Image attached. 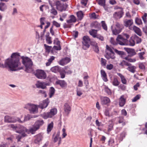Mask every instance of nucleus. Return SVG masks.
<instances>
[{
    "label": "nucleus",
    "mask_w": 147,
    "mask_h": 147,
    "mask_svg": "<svg viewBox=\"0 0 147 147\" xmlns=\"http://www.w3.org/2000/svg\"><path fill=\"white\" fill-rule=\"evenodd\" d=\"M20 53H12L10 58L6 59L5 61L4 65L0 63V67H4L9 69L12 71H16L23 69L21 65V63L20 61Z\"/></svg>",
    "instance_id": "f257e3e1"
},
{
    "label": "nucleus",
    "mask_w": 147,
    "mask_h": 147,
    "mask_svg": "<svg viewBox=\"0 0 147 147\" xmlns=\"http://www.w3.org/2000/svg\"><path fill=\"white\" fill-rule=\"evenodd\" d=\"M20 58L22 59V64L26 67L25 71L28 73H30L32 70V67L33 65L31 59L28 57L24 56L20 57Z\"/></svg>",
    "instance_id": "f03ea898"
},
{
    "label": "nucleus",
    "mask_w": 147,
    "mask_h": 147,
    "mask_svg": "<svg viewBox=\"0 0 147 147\" xmlns=\"http://www.w3.org/2000/svg\"><path fill=\"white\" fill-rule=\"evenodd\" d=\"M132 38L131 36L129 41H128L127 39L124 38L121 35H119L117 38V40L119 44L121 45H126L134 46L135 44V42Z\"/></svg>",
    "instance_id": "7ed1b4c3"
},
{
    "label": "nucleus",
    "mask_w": 147,
    "mask_h": 147,
    "mask_svg": "<svg viewBox=\"0 0 147 147\" xmlns=\"http://www.w3.org/2000/svg\"><path fill=\"white\" fill-rule=\"evenodd\" d=\"M27 131L28 129L26 128L23 126H21L20 127L19 130H16V133L19 134L18 135H16V138L18 142L20 141V140L22 137L27 136L26 132H27Z\"/></svg>",
    "instance_id": "20e7f679"
},
{
    "label": "nucleus",
    "mask_w": 147,
    "mask_h": 147,
    "mask_svg": "<svg viewBox=\"0 0 147 147\" xmlns=\"http://www.w3.org/2000/svg\"><path fill=\"white\" fill-rule=\"evenodd\" d=\"M24 108L28 110L31 114H36L38 112L37 105L31 103H28L25 105Z\"/></svg>",
    "instance_id": "39448f33"
},
{
    "label": "nucleus",
    "mask_w": 147,
    "mask_h": 147,
    "mask_svg": "<svg viewBox=\"0 0 147 147\" xmlns=\"http://www.w3.org/2000/svg\"><path fill=\"white\" fill-rule=\"evenodd\" d=\"M123 28V25L118 23H116L115 26L112 25L111 27L112 33L115 35H117L120 33Z\"/></svg>",
    "instance_id": "423d86ee"
},
{
    "label": "nucleus",
    "mask_w": 147,
    "mask_h": 147,
    "mask_svg": "<svg viewBox=\"0 0 147 147\" xmlns=\"http://www.w3.org/2000/svg\"><path fill=\"white\" fill-rule=\"evenodd\" d=\"M57 113V110L56 108L51 109L50 112L44 113L41 114V116L44 119H47L48 118H52Z\"/></svg>",
    "instance_id": "0eeeda50"
},
{
    "label": "nucleus",
    "mask_w": 147,
    "mask_h": 147,
    "mask_svg": "<svg viewBox=\"0 0 147 147\" xmlns=\"http://www.w3.org/2000/svg\"><path fill=\"white\" fill-rule=\"evenodd\" d=\"M35 75L38 78L41 79H45L47 77L46 73L43 70H36Z\"/></svg>",
    "instance_id": "6e6552de"
},
{
    "label": "nucleus",
    "mask_w": 147,
    "mask_h": 147,
    "mask_svg": "<svg viewBox=\"0 0 147 147\" xmlns=\"http://www.w3.org/2000/svg\"><path fill=\"white\" fill-rule=\"evenodd\" d=\"M55 5L57 9L61 11L65 10L68 6L67 4L61 3L59 1L56 2Z\"/></svg>",
    "instance_id": "1a4fd4ad"
},
{
    "label": "nucleus",
    "mask_w": 147,
    "mask_h": 147,
    "mask_svg": "<svg viewBox=\"0 0 147 147\" xmlns=\"http://www.w3.org/2000/svg\"><path fill=\"white\" fill-rule=\"evenodd\" d=\"M19 118L9 115H6L5 117L4 121L7 123H14L18 121Z\"/></svg>",
    "instance_id": "9d476101"
},
{
    "label": "nucleus",
    "mask_w": 147,
    "mask_h": 147,
    "mask_svg": "<svg viewBox=\"0 0 147 147\" xmlns=\"http://www.w3.org/2000/svg\"><path fill=\"white\" fill-rule=\"evenodd\" d=\"M90 39L88 36H85L83 37L82 43L84 46L88 48L90 46Z\"/></svg>",
    "instance_id": "9b49d317"
},
{
    "label": "nucleus",
    "mask_w": 147,
    "mask_h": 147,
    "mask_svg": "<svg viewBox=\"0 0 147 147\" xmlns=\"http://www.w3.org/2000/svg\"><path fill=\"white\" fill-rule=\"evenodd\" d=\"M49 102L50 101L49 99L47 98L40 103L39 105H38V107L41 109L45 108L48 106Z\"/></svg>",
    "instance_id": "f8f14e48"
},
{
    "label": "nucleus",
    "mask_w": 147,
    "mask_h": 147,
    "mask_svg": "<svg viewBox=\"0 0 147 147\" xmlns=\"http://www.w3.org/2000/svg\"><path fill=\"white\" fill-rule=\"evenodd\" d=\"M49 83L44 82H37L36 84V86L38 88H41L43 89L46 88L47 86H49Z\"/></svg>",
    "instance_id": "ddd939ff"
},
{
    "label": "nucleus",
    "mask_w": 147,
    "mask_h": 147,
    "mask_svg": "<svg viewBox=\"0 0 147 147\" xmlns=\"http://www.w3.org/2000/svg\"><path fill=\"white\" fill-rule=\"evenodd\" d=\"M60 132L59 131L58 132L56 135L53 136V142L55 143L58 142V144L59 145L61 142V138L60 136Z\"/></svg>",
    "instance_id": "4468645a"
},
{
    "label": "nucleus",
    "mask_w": 147,
    "mask_h": 147,
    "mask_svg": "<svg viewBox=\"0 0 147 147\" xmlns=\"http://www.w3.org/2000/svg\"><path fill=\"white\" fill-rule=\"evenodd\" d=\"M34 142L37 144H39L41 142L43 138L42 135L41 134H39L35 136L34 137Z\"/></svg>",
    "instance_id": "2eb2a0df"
},
{
    "label": "nucleus",
    "mask_w": 147,
    "mask_h": 147,
    "mask_svg": "<svg viewBox=\"0 0 147 147\" xmlns=\"http://www.w3.org/2000/svg\"><path fill=\"white\" fill-rule=\"evenodd\" d=\"M55 83L57 85H59L62 88H66L67 85V83L64 80H58Z\"/></svg>",
    "instance_id": "dca6fc26"
},
{
    "label": "nucleus",
    "mask_w": 147,
    "mask_h": 147,
    "mask_svg": "<svg viewBox=\"0 0 147 147\" xmlns=\"http://www.w3.org/2000/svg\"><path fill=\"white\" fill-rule=\"evenodd\" d=\"M129 29L134 30L139 36H141L142 32L140 29L139 28L135 26H134L132 27H130Z\"/></svg>",
    "instance_id": "f3484780"
},
{
    "label": "nucleus",
    "mask_w": 147,
    "mask_h": 147,
    "mask_svg": "<svg viewBox=\"0 0 147 147\" xmlns=\"http://www.w3.org/2000/svg\"><path fill=\"white\" fill-rule=\"evenodd\" d=\"M70 60L69 58L66 57L62 59L59 62V64L61 65H64L69 63Z\"/></svg>",
    "instance_id": "a211bd4d"
},
{
    "label": "nucleus",
    "mask_w": 147,
    "mask_h": 147,
    "mask_svg": "<svg viewBox=\"0 0 147 147\" xmlns=\"http://www.w3.org/2000/svg\"><path fill=\"white\" fill-rule=\"evenodd\" d=\"M44 123L43 120L40 119L37 120L34 123V125L39 129Z\"/></svg>",
    "instance_id": "6ab92c4d"
},
{
    "label": "nucleus",
    "mask_w": 147,
    "mask_h": 147,
    "mask_svg": "<svg viewBox=\"0 0 147 147\" xmlns=\"http://www.w3.org/2000/svg\"><path fill=\"white\" fill-rule=\"evenodd\" d=\"M123 12L122 10H121L118 11L116 12L113 14V16L114 18L116 19H119L122 17Z\"/></svg>",
    "instance_id": "aec40b11"
},
{
    "label": "nucleus",
    "mask_w": 147,
    "mask_h": 147,
    "mask_svg": "<svg viewBox=\"0 0 147 147\" xmlns=\"http://www.w3.org/2000/svg\"><path fill=\"white\" fill-rule=\"evenodd\" d=\"M105 56V58L107 59H114L115 58L114 52L107 53H106Z\"/></svg>",
    "instance_id": "412c9836"
},
{
    "label": "nucleus",
    "mask_w": 147,
    "mask_h": 147,
    "mask_svg": "<svg viewBox=\"0 0 147 147\" xmlns=\"http://www.w3.org/2000/svg\"><path fill=\"white\" fill-rule=\"evenodd\" d=\"M101 103L102 105H106L110 102V99L107 97H102L101 98Z\"/></svg>",
    "instance_id": "4be33fe9"
},
{
    "label": "nucleus",
    "mask_w": 147,
    "mask_h": 147,
    "mask_svg": "<svg viewBox=\"0 0 147 147\" xmlns=\"http://www.w3.org/2000/svg\"><path fill=\"white\" fill-rule=\"evenodd\" d=\"M32 118V116L30 114H28L26 115H25L24 117V118L23 120L21 121L19 118L18 119V121L21 123H23L25 121H27L30 120L31 118Z\"/></svg>",
    "instance_id": "5701e85b"
},
{
    "label": "nucleus",
    "mask_w": 147,
    "mask_h": 147,
    "mask_svg": "<svg viewBox=\"0 0 147 147\" xmlns=\"http://www.w3.org/2000/svg\"><path fill=\"white\" fill-rule=\"evenodd\" d=\"M76 20L75 17L74 15H71L69 17V19L67 21V23L70 24L74 23L76 21Z\"/></svg>",
    "instance_id": "b1692460"
},
{
    "label": "nucleus",
    "mask_w": 147,
    "mask_h": 147,
    "mask_svg": "<svg viewBox=\"0 0 147 147\" xmlns=\"http://www.w3.org/2000/svg\"><path fill=\"white\" fill-rule=\"evenodd\" d=\"M101 76L103 80L105 82H107L108 80L107 78V75L105 71L103 70L100 71Z\"/></svg>",
    "instance_id": "393cba45"
},
{
    "label": "nucleus",
    "mask_w": 147,
    "mask_h": 147,
    "mask_svg": "<svg viewBox=\"0 0 147 147\" xmlns=\"http://www.w3.org/2000/svg\"><path fill=\"white\" fill-rule=\"evenodd\" d=\"M64 110L67 114H68L71 111V108L69 105L67 103H65L64 105Z\"/></svg>",
    "instance_id": "a878e982"
},
{
    "label": "nucleus",
    "mask_w": 147,
    "mask_h": 147,
    "mask_svg": "<svg viewBox=\"0 0 147 147\" xmlns=\"http://www.w3.org/2000/svg\"><path fill=\"white\" fill-rule=\"evenodd\" d=\"M61 69L58 66H55L52 67L51 70L52 72L55 73L59 72Z\"/></svg>",
    "instance_id": "bb28decb"
},
{
    "label": "nucleus",
    "mask_w": 147,
    "mask_h": 147,
    "mask_svg": "<svg viewBox=\"0 0 147 147\" xmlns=\"http://www.w3.org/2000/svg\"><path fill=\"white\" fill-rule=\"evenodd\" d=\"M132 38L134 39L135 43H139L141 42V39L139 38L136 35H134L132 36Z\"/></svg>",
    "instance_id": "cd10ccee"
},
{
    "label": "nucleus",
    "mask_w": 147,
    "mask_h": 147,
    "mask_svg": "<svg viewBox=\"0 0 147 147\" xmlns=\"http://www.w3.org/2000/svg\"><path fill=\"white\" fill-rule=\"evenodd\" d=\"M38 129L34 124L32 127L30 128L29 131L32 134H34L35 133V132Z\"/></svg>",
    "instance_id": "c85d7f7f"
},
{
    "label": "nucleus",
    "mask_w": 147,
    "mask_h": 147,
    "mask_svg": "<svg viewBox=\"0 0 147 147\" xmlns=\"http://www.w3.org/2000/svg\"><path fill=\"white\" fill-rule=\"evenodd\" d=\"M126 51L131 56H133L136 54V53L134 49L130 48H126Z\"/></svg>",
    "instance_id": "c756f323"
},
{
    "label": "nucleus",
    "mask_w": 147,
    "mask_h": 147,
    "mask_svg": "<svg viewBox=\"0 0 147 147\" xmlns=\"http://www.w3.org/2000/svg\"><path fill=\"white\" fill-rule=\"evenodd\" d=\"M117 75L120 78L122 83L124 84H126L127 81L124 76L121 74L119 73H117Z\"/></svg>",
    "instance_id": "7c9ffc66"
},
{
    "label": "nucleus",
    "mask_w": 147,
    "mask_h": 147,
    "mask_svg": "<svg viewBox=\"0 0 147 147\" xmlns=\"http://www.w3.org/2000/svg\"><path fill=\"white\" fill-rule=\"evenodd\" d=\"M125 100L123 96H121L119 100V105L121 107H123L125 104Z\"/></svg>",
    "instance_id": "2f4dec72"
},
{
    "label": "nucleus",
    "mask_w": 147,
    "mask_h": 147,
    "mask_svg": "<svg viewBox=\"0 0 147 147\" xmlns=\"http://www.w3.org/2000/svg\"><path fill=\"white\" fill-rule=\"evenodd\" d=\"M21 126H16L15 125L13 124H10L8 127L9 128H12L13 129L14 131H15L16 132V130H19L20 129V127Z\"/></svg>",
    "instance_id": "473e14b6"
},
{
    "label": "nucleus",
    "mask_w": 147,
    "mask_h": 147,
    "mask_svg": "<svg viewBox=\"0 0 147 147\" xmlns=\"http://www.w3.org/2000/svg\"><path fill=\"white\" fill-rule=\"evenodd\" d=\"M7 9V6L5 3L2 2L0 3V10L4 11Z\"/></svg>",
    "instance_id": "72a5a7b5"
},
{
    "label": "nucleus",
    "mask_w": 147,
    "mask_h": 147,
    "mask_svg": "<svg viewBox=\"0 0 147 147\" xmlns=\"http://www.w3.org/2000/svg\"><path fill=\"white\" fill-rule=\"evenodd\" d=\"M125 26L127 27H130L133 24L132 20H129L125 22Z\"/></svg>",
    "instance_id": "f704fd0d"
},
{
    "label": "nucleus",
    "mask_w": 147,
    "mask_h": 147,
    "mask_svg": "<svg viewBox=\"0 0 147 147\" xmlns=\"http://www.w3.org/2000/svg\"><path fill=\"white\" fill-rule=\"evenodd\" d=\"M127 66H128L127 68V69L129 71L133 73L135 72V67L134 66H132L130 63H129V65Z\"/></svg>",
    "instance_id": "c9c22d12"
},
{
    "label": "nucleus",
    "mask_w": 147,
    "mask_h": 147,
    "mask_svg": "<svg viewBox=\"0 0 147 147\" xmlns=\"http://www.w3.org/2000/svg\"><path fill=\"white\" fill-rule=\"evenodd\" d=\"M55 90L54 88L51 87L49 91V96L50 98H51L54 94Z\"/></svg>",
    "instance_id": "e433bc0d"
},
{
    "label": "nucleus",
    "mask_w": 147,
    "mask_h": 147,
    "mask_svg": "<svg viewBox=\"0 0 147 147\" xmlns=\"http://www.w3.org/2000/svg\"><path fill=\"white\" fill-rule=\"evenodd\" d=\"M77 15L79 20H81L83 18L84 14L82 11H80L77 12Z\"/></svg>",
    "instance_id": "4c0bfd02"
},
{
    "label": "nucleus",
    "mask_w": 147,
    "mask_h": 147,
    "mask_svg": "<svg viewBox=\"0 0 147 147\" xmlns=\"http://www.w3.org/2000/svg\"><path fill=\"white\" fill-rule=\"evenodd\" d=\"M97 30H92L91 31H89V33L90 35L93 36L94 38L96 37L97 35Z\"/></svg>",
    "instance_id": "58836bf2"
},
{
    "label": "nucleus",
    "mask_w": 147,
    "mask_h": 147,
    "mask_svg": "<svg viewBox=\"0 0 147 147\" xmlns=\"http://www.w3.org/2000/svg\"><path fill=\"white\" fill-rule=\"evenodd\" d=\"M118 122L119 123H122L123 126L125 125L126 124L124 118L122 117H120L119 118Z\"/></svg>",
    "instance_id": "ea45409f"
},
{
    "label": "nucleus",
    "mask_w": 147,
    "mask_h": 147,
    "mask_svg": "<svg viewBox=\"0 0 147 147\" xmlns=\"http://www.w3.org/2000/svg\"><path fill=\"white\" fill-rule=\"evenodd\" d=\"M104 90L105 92H106L107 94L109 95H111L112 92L111 90L108 88L107 86L105 85L104 86Z\"/></svg>",
    "instance_id": "a19ab883"
},
{
    "label": "nucleus",
    "mask_w": 147,
    "mask_h": 147,
    "mask_svg": "<svg viewBox=\"0 0 147 147\" xmlns=\"http://www.w3.org/2000/svg\"><path fill=\"white\" fill-rule=\"evenodd\" d=\"M55 57L53 56H51L50 57L48 60V62L46 63V65L48 66L50 65L51 63L52 62V61L54 60Z\"/></svg>",
    "instance_id": "79ce46f5"
},
{
    "label": "nucleus",
    "mask_w": 147,
    "mask_h": 147,
    "mask_svg": "<svg viewBox=\"0 0 147 147\" xmlns=\"http://www.w3.org/2000/svg\"><path fill=\"white\" fill-rule=\"evenodd\" d=\"M53 126V122H51L49 124L47 128V131L48 133L50 132L52 129Z\"/></svg>",
    "instance_id": "37998d69"
},
{
    "label": "nucleus",
    "mask_w": 147,
    "mask_h": 147,
    "mask_svg": "<svg viewBox=\"0 0 147 147\" xmlns=\"http://www.w3.org/2000/svg\"><path fill=\"white\" fill-rule=\"evenodd\" d=\"M60 73L61 75V78H65V71L63 69H61L59 72Z\"/></svg>",
    "instance_id": "c03bdc74"
},
{
    "label": "nucleus",
    "mask_w": 147,
    "mask_h": 147,
    "mask_svg": "<svg viewBox=\"0 0 147 147\" xmlns=\"http://www.w3.org/2000/svg\"><path fill=\"white\" fill-rule=\"evenodd\" d=\"M101 26L102 28L105 31L107 30V24L105 21H102L101 22Z\"/></svg>",
    "instance_id": "a18cd8bd"
},
{
    "label": "nucleus",
    "mask_w": 147,
    "mask_h": 147,
    "mask_svg": "<svg viewBox=\"0 0 147 147\" xmlns=\"http://www.w3.org/2000/svg\"><path fill=\"white\" fill-rule=\"evenodd\" d=\"M116 40H117V39H116ZM110 42L111 44L114 45H117L118 43L119 44L117 40H116V41H115L114 39L112 37H111V38Z\"/></svg>",
    "instance_id": "49530a36"
},
{
    "label": "nucleus",
    "mask_w": 147,
    "mask_h": 147,
    "mask_svg": "<svg viewBox=\"0 0 147 147\" xmlns=\"http://www.w3.org/2000/svg\"><path fill=\"white\" fill-rule=\"evenodd\" d=\"M113 85L114 86H117L119 84V82L116 78H114L112 82Z\"/></svg>",
    "instance_id": "de8ad7c7"
},
{
    "label": "nucleus",
    "mask_w": 147,
    "mask_h": 147,
    "mask_svg": "<svg viewBox=\"0 0 147 147\" xmlns=\"http://www.w3.org/2000/svg\"><path fill=\"white\" fill-rule=\"evenodd\" d=\"M52 23L53 25L52 26H54L57 28H59L60 26V24L55 20L53 21Z\"/></svg>",
    "instance_id": "09e8293b"
},
{
    "label": "nucleus",
    "mask_w": 147,
    "mask_h": 147,
    "mask_svg": "<svg viewBox=\"0 0 147 147\" xmlns=\"http://www.w3.org/2000/svg\"><path fill=\"white\" fill-rule=\"evenodd\" d=\"M44 46L45 47V48L46 50V51L48 53L50 52V51L52 48V47L51 46H48L45 44L44 45Z\"/></svg>",
    "instance_id": "8fccbe9b"
},
{
    "label": "nucleus",
    "mask_w": 147,
    "mask_h": 147,
    "mask_svg": "<svg viewBox=\"0 0 147 147\" xmlns=\"http://www.w3.org/2000/svg\"><path fill=\"white\" fill-rule=\"evenodd\" d=\"M46 40L47 43L49 44H50L52 43V41L51 40V38L50 37L49 35H47L46 36Z\"/></svg>",
    "instance_id": "3c124183"
},
{
    "label": "nucleus",
    "mask_w": 147,
    "mask_h": 147,
    "mask_svg": "<svg viewBox=\"0 0 147 147\" xmlns=\"http://www.w3.org/2000/svg\"><path fill=\"white\" fill-rule=\"evenodd\" d=\"M106 49L107 50L106 51V53H107L114 52L112 49L108 45H106Z\"/></svg>",
    "instance_id": "603ef678"
},
{
    "label": "nucleus",
    "mask_w": 147,
    "mask_h": 147,
    "mask_svg": "<svg viewBox=\"0 0 147 147\" xmlns=\"http://www.w3.org/2000/svg\"><path fill=\"white\" fill-rule=\"evenodd\" d=\"M119 65L121 66H123L124 65H129V63H128L125 61L123 60L120 63Z\"/></svg>",
    "instance_id": "864d4df0"
},
{
    "label": "nucleus",
    "mask_w": 147,
    "mask_h": 147,
    "mask_svg": "<svg viewBox=\"0 0 147 147\" xmlns=\"http://www.w3.org/2000/svg\"><path fill=\"white\" fill-rule=\"evenodd\" d=\"M72 25V24H67L65 23L63 24V27L64 28H71V26Z\"/></svg>",
    "instance_id": "5fc2aeb1"
},
{
    "label": "nucleus",
    "mask_w": 147,
    "mask_h": 147,
    "mask_svg": "<svg viewBox=\"0 0 147 147\" xmlns=\"http://www.w3.org/2000/svg\"><path fill=\"white\" fill-rule=\"evenodd\" d=\"M115 52L120 55H123L124 54V53L123 51H119L116 49H113Z\"/></svg>",
    "instance_id": "6e6d98bb"
},
{
    "label": "nucleus",
    "mask_w": 147,
    "mask_h": 147,
    "mask_svg": "<svg viewBox=\"0 0 147 147\" xmlns=\"http://www.w3.org/2000/svg\"><path fill=\"white\" fill-rule=\"evenodd\" d=\"M113 124L112 122H111L110 123H109V125H108V131H110L113 129Z\"/></svg>",
    "instance_id": "4d7b16f0"
},
{
    "label": "nucleus",
    "mask_w": 147,
    "mask_h": 147,
    "mask_svg": "<svg viewBox=\"0 0 147 147\" xmlns=\"http://www.w3.org/2000/svg\"><path fill=\"white\" fill-rule=\"evenodd\" d=\"M140 95H138L136 96L132 99V102H135L137 100L140 99Z\"/></svg>",
    "instance_id": "13d9d810"
},
{
    "label": "nucleus",
    "mask_w": 147,
    "mask_h": 147,
    "mask_svg": "<svg viewBox=\"0 0 147 147\" xmlns=\"http://www.w3.org/2000/svg\"><path fill=\"white\" fill-rule=\"evenodd\" d=\"M96 38H97L99 40H100L101 41H103L104 40L103 37L100 34H98Z\"/></svg>",
    "instance_id": "bf43d9fd"
},
{
    "label": "nucleus",
    "mask_w": 147,
    "mask_h": 147,
    "mask_svg": "<svg viewBox=\"0 0 147 147\" xmlns=\"http://www.w3.org/2000/svg\"><path fill=\"white\" fill-rule=\"evenodd\" d=\"M82 94V92L80 89H77V94L78 96H80Z\"/></svg>",
    "instance_id": "052dcab7"
},
{
    "label": "nucleus",
    "mask_w": 147,
    "mask_h": 147,
    "mask_svg": "<svg viewBox=\"0 0 147 147\" xmlns=\"http://www.w3.org/2000/svg\"><path fill=\"white\" fill-rule=\"evenodd\" d=\"M125 59L130 62H134L136 60L135 59H132L131 58H129L127 57H125Z\"/></svg>",
    "instance_id": "680f3d73"
},
{
    "label": "nucleus",
    "mask_w": 147,
    "mask_h": 147,
    "mask_svg": "<svg viewBox=\"0 0 147 147\" xmlns=\"http://www.w3.org/2000/svg\"><path fill=\"white\" fill-rule=\"evenodd\" d=\"M8 144L5 142H2L0 144V147H8Z\"/></svg>",
    "instance_id": "e2e57ef3"
},
{
    "label": "nucleus",
    "mask_w": 147,
    "mask_h": 147,
    "mask_svg": "<svg viewBox=\"0 0 147 147\" xmlns=\"http://www.w3.org/2000/svg\"><path fill=\"white\" fill-rule=\"evenodd\" d=\"M62 138H65L67 135L66 133L65 132V129L63 128L62 129Z\"/></svg>",
    "instance_id": "0e129e2a"
},
{
    "label": "nucleus",
    "mask_w": 147,
    "mask_h": 147,
    "mask_svg": "<svg viewBox=\"0 0 147 147\" xmlns=\"http://www.w3.org/2000/svg\"><path fill=\"white\" fill-rule=\"evenodd\" d=\"M98 3L100 5L102 6H104L105 4V0H99Z\"/></svg>",
    "instance_id": "69168bd1"
},
{
    "label": "nucleus",
    "mask_w": 147,
    "mask_h": 147,
    "mask_svg": "<svg viewBox=\"0 0 147 147\" xmlns=\"http://www.w3.org/2000/svg\"><path fill=\"white\" fill-rule=\"evenodd\" d=\"M113 65L111 64L107 65L106 66L107 69L109 70H111L113 68Z\"/></svg>",
    "instance_id": "338daca9"
},
{
    "label": "nucleus",
    "mask_w": 147,
    "mask_h": 147,
    "mask_svg": "<svg viewBox=\"0 0 147 147\" xmlns=\"http://www.w3.org/2000/svg\"><path fill=\"white\" fill-rule=\"evenodd\" d=\"M101 65L102 66H105L106 64L107 61L105 59L103 58H101Z\"/></svg>",
    "instance_id": "774afa93"
}]
</instances>
